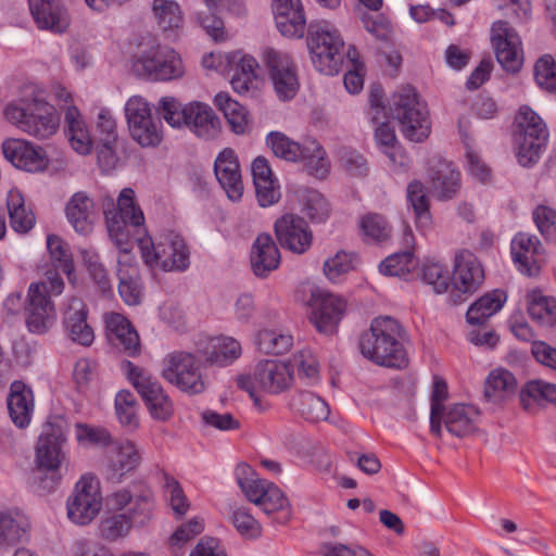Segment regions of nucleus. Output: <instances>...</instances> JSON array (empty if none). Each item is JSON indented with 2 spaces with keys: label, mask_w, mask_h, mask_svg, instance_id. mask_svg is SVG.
<instances>
[{
  "label": "nucleus",
  "mask_w": 556,
  "mask_h": 556,
  "mask_svg": "<svg viewBox=\"0 0 556 556\" xmlns=\"http://www.w3.org/2000/svg\"><path fill=\"white\" fill-rule=\"evenodd\" d=\"M113 202L104 204V215L109 236L118 249L117 276L122 271L127 275L140 274L136 257L131 253V238L144 232V215L135 202V191L131 188H124L117 199V207Z\"/></svg>",
  "instance_id": "f257e3e1"
},
{
  "label": "nucleus",
  "mask_w": 556,
  "mask_h": 556,
  "mask_svg": "<svg viewBox=\"0 0 556 556\" xmlns=\"http://www.w3.org/2000/svg\"><path fill=\"white\" fill-rule=\"evenodd\" d=\"M110 510L122 511L103 518L99 529L101 535L115 541L128 534L131 527L146 525L152 515L153 497L148 490L132 493L129 489H119L106 497Z\"/></svg>",
  "instance_id": "f03ea898"
},
{
  "label": "nucleus",
  "mask_w": 556,
  "mask_h": 556,
  "mask_svg": "<svg viewBox=\"0 0 556 556\" xmlns=\"http://www.w3.org/2000/svg\"><path fill=\"white\" fill-rule=\"evenodd\" d=\"M403 338L404 330L396 319L389 316L377 317L370 329L361 337V352L377 365L402 368L407 364Z\"/></svg>",
  "instance_id": "7ed1b4c3"
},
{
  "label": "nucleus",
  "mask_w": 556,
  "mask_h": 556,
  "mask_svg": "<svg viewBox=\"0 0 556 556\" xmlns=\"http://www.w3.org/2000/svg\"><path fill=\"white\" fill-rule=\"evenodd\" d=\"M5 118L20 130L43 140L56 132L60 116L55 108L47 102L40 92L31 99H22L4 109Z\"/></svg>",
  "instance_id": "20e7f679"
},
{
  "label": "nucleus",
  "mask_w": 556,
  "mask_h": 556,
  "mask_svg": "<svg viewBox=\"0 0 556 556\" xmlns=\"http://www.w3.org/2000/svg\"><path fill=\"white\" fill-rule=\"evenodd\" d=\"M63 290V279L51 270L45 280L29 285L25 301V324L29 332L43 334L53 326L56 314L51 296L60 295Z\"/></svg>",
  "instance_id": "39448f33"
},
{
  "label": "nucleus",
  "mask_w": 556,
  "mask_h": 556,
  "mask_svg": "<svg viewBox=\"0 0 556 556\" xmlns=\"http://www.w3.org/2000/svg\"><path fill=\"white\" fill-rule=\"evenodd\" d=\"M307 47L318 72L332 76L341 71L344 40L332 23L312 21L307 27Z\"/></svg>",
  "instance_id": "423d86ee"
},
{
  "label": "nucleus",
  "mask_w": 556,
  "mask_h": 556,
  "mask_svg": "<svg viewBox=\"0 0 556 556\" xmlns=\"http://www.w3.org/2000/svg\"><path fill=\"white\" fill-rule=\"evenodd\" d=\"M131 70L137 77L152 81L177 79L185 73L180 55L168 47L156 45L151 38L141 43L132 56Z\"/></svg>",
  "instance_id": "0eeeda50"
},
{
  "label": "nucleus",
  "mask_w": 556,
  "mask_h": 556,
  "mask_svg": "<svg viewBox=\"0 0 556 556\" xmlns=\"http://www.w3.org/2000/svg\"><path fill=\"white\" fill-rule=\"evenodd\" d=\"M390 111L400 124L401 132L410 141L420 142L429 136V111L414 87L405 86L396 90L391 98Z\"/></svg>",
  "instance_id": "6e6552de"
},
{
  "label": "nucleus",
  "mask_w": 556,
  "mask_h": 556,
  "mask_svg": "<svg viewBox=\"0 0 556 556\" xmlns=\"http://www.w3.org/2000/svg\"><path fill=\"white\" fill-rule=\"evenodd\" d=\"M266 143L277 157L287 162H303L309 174L317 178H325L329 172L326 152L316 140H306L301 146L282 132L271 131L266 137Z\"/></svg>",
  "instance_id": "1a4fd4ad"
},
{
  "label": "nucleus",
  "mask_w": 556,
  "mask_h": 556,
  "mask_svg": "<svg viewBox=\"0 0 556 556\" xmlns=\"http://www.w3.org/2000/svg\"><path fill=\"white\" fill-rule=\"evenodd\" d=\"M67 432L68 422L62 416H52L43 424L35 448L37 469L54 473L67 464Z\"/></svg>",
  "instance_id": "9d476101"
},
{
  "label": "nucleus",
  "mask_w": 556,
  "mask_h": 556,
  "mask_svg": "<svg viewBox=\"0 0 556 556\" xmlns=\"http://www.w3.org/2000/svg\"><path fill=\"white\" fill-rule=\"evenodd\" d=\"M143 262L149 267L165 271H184L190 265V252L181 236L175 232L164 235L156 243L150 239L137 238Z\"/></svg>",
  "instance_id": "9b49d317"
},
{
  "label": "nucleus",
  "mask_w": 556,
  "mask_h": 556,
  "mask_svg": "<svg viewBox=\"0 0 556 556\" xmlns=\"http://www.w3.org/2000/svg\"><path fill=\"white\" fill-rule=\"evenodd\" d=\"M293 374L290 366L277 359L258 362L251 375L240 376L238 387L247 391L255 403L260 401L257 393L278 394L291 387Z\"/></svg>",
  "instance_id": "f8f14e48"
},
{
  "label": "nucleus",
  "mask_w": 556,
  "mask_h": 556,
  "mask_svg": "<svg viewBox=\"0 0 556 556\" xmlns=\"http://www.w3.org/2000/svg\"><path fill=\"white\" fill-rule=\"evenodd\" d=\"M161 376L188 394H200L206 387L199 362L188 352L168 354L163 361Z\"/></svg>",
  "instance_id": "ddd939ff"
},
{
  "label": "nucleus",
  "mask_w": 556,
  "mask_h": 556,
  "mask_svg": "<svg viewBox=\"0 0 556 556\" xmlns=\"http://www.w3.org/2000/svg\"><path fill=\"white\" fill-rule=\"evenodd\" d=\"M125 116L131 138L142 148H155L162 142L161 123L153 119L151 105L143 97L127 100Z\"/></svg>",
  "instance_id": "4468645a"
},
{
  "label": "nucleus",
  "mask_w": 556,
  "mask_h": 556,
  "mask_svg": "<svg viewBox=\"0 0 556 556\" xmlns=\"http://www.w3.org/2000/svg\"><path fill=\"white\" fill-rule=\"evenodd\" d=\"M124 368L128 379L146 402L151 416L157 420L168 419L173 414V403L161 383L131 362H126Z\"/></svg>",
  "instance_id": "2eb2a0df"
},
{
  "label": "nucleus",
  "mask_w": 556,
  "mask_h": 556,
  "mask_svg": "<svg viewBox=\"0 0 556 556\" xmlns=\"http://www.w3.org/2000/svg\"><path fill=\"white\" fill-rule=\"evenodd\" d=\"M102 507V495L97 479L84 475L76 483L66 503L68 518L77 525L92 521Z\"/></svg>",
  "instance_id": "dca6fc26"
},
{
  "label": "nucleus",
  "mask_w": 556,
  "mask_h": 556,
  "mask_svg": "<svg viewBox=\"0 0 556 556\" xmlns=\"http://www.w3.org/2000/svg\"><path fill=\"white\" fill-rule=\"evenodd\" d=\"M274 90L280 100L292 99L300 87L296 66L291 56L274 48H265L262 53Z\"/></svg>",
  "instance_id": "f3484780"
},
{
  "label": "nucleus",
  "mask_w": 556,
  "mask_h": 556,
  "mask_svg": "<svg viewBox=\"0 0 556 556\" xmlns=\"http://www.w3.org/2000/svg\"><path fill=\"white\" fill-rule=\"evenodd\" d=\"M311 321L318 332L332 334L345 312L343 299L323 289H314L309 299Z\"/></svg>",
  "instance_id": "a211bd4d"
},
{
  "label": "nucleus",
  "mask_w": 556,
  "mask_h": 556,
  "mask_svg": "<svg viewBox=\"0 0 556 556\" xmlns=\"http://www.w3.org/2000/svg\"><path fill=\"white\" fill-rule=\"evenodd\" d=\"M141 462V450L135 442L128 439L116 441L108 452L105 479L112 483H121L140 466Z\"/></svg>",
  "instance_id": "6ab92c4d"
},
{
  "label": "nucleus",
  "mask_w": 556,
  "mask_h": 556,
  "mask_svg": "<svg viewBox=\"0 0 556 556\" xmlns=\"http://www.w3.org/2000/svg\"><path fill=\"white\" fill-rule=\"evenodd\" d=\"M274 230L280 245L292 253L303 254L312 245V230L298 215L285 214L275 222Z\"/></svg>",
  "instance_id": "aec40b11"
},
{
  "label": "nucleus",
  "mask_w": 556,
  "mask_h": 556,
  "mask_svg": "<svg viewBox=\"0 0 556 556\" xmlns=\"http://www.w3.org/2000/svg\"><path fill=\"white\" fill-rule=\"evenodd\" d=\"M452 286L462 294H472L484 281V269L479 258L469 250L455 255Z\"/></svg>",
  "instance_id": "412c9836"
},
{
  "label": "nucleus",
  "mask_w": 556,
  "mask_h": 556,
  "mask_svg": "<svg viewBox=\"0 0 556 556\" xmlns=\"http://www.w3.org/2000/svg\"><path fill=\"white\" fill-rule=\"evenodd\" d=\"M491 31V41L497 62L506 72L517 73L521 68V60L517 54L519 45L517 30L509 27L507 22L497 21L492 25Z\"/></svg>",
  "instance_id": "4be33fe9"
},
{
  "label": "nucleus",
  "mask_w": 556,
  "mask_h": 556,
  "mask_svg": "<svg viewBox=\"0 0 556 556\" xmlns=\"http://www.w3.org/2000/svg\"><path fill=\"white\" fill-rule=\"evenodd\" d=\"M104 325L106 338L112 345L128 356H136L141 351L140 338L131 323L116 312L105 313Z\"/></svg>",
  "instance_id": "5701e85b"
},
{
  "label": "nucleus",
  "mask_w": 556,
  "mask_h": 556,
  "mask_svg": "<svg viewBox=\"0 0 556 556\" xmlns=\"http://www.w3.org/2000/svg\"><path fill=\"white\" fill-rule=\"evenodd\" d=\"M214 173L229 200L238 202L243 195V182L237 153L225 148L214 162Z\"/></svg>",
  "instance_id": "b1692460"
},
{
  "label": "nucleus",
  "mask_w": 556,
  "mask_h": 556,
  "mask_svg": "<svg viewBox=\"0 0 556 556\" xmlns=\"http://www.w3.org/2000/svg\"><path fill=\"white\" fill-rule=\"evenodd\" d=\"M548 131L542 118L523 106V166L535 164L544 151Z\"/></svg>",
  "instance_id": "393cba45"
},
{
  "label": "nucleus",
  "mask_w": 556,
  "mask_h": 556,
  "mask_svg": "<svg viewBox=\"0 0 556 556\" xmlns=\"http://www.w3.org/2000/svg\"><path fill=\"white\" fill-rule=\"evenodd\" d=\"M4 157L15 167L26 172L43 170L48 161L45 151L40 147L24 139H7L2 143Z\"/></svg>",
  "instance_id": "a878e982"
},
{
  "label": "nucleus",
  "mask_w": 556,
  "mask_h": 556,
  "mask_svg": "<svg viewBox=\"0 0 556 556\" xmlns=\"http://www.w3.org/2000/svg\"><path fill=\"white\" fill-rule=\"evenodd\" d=\"M88 307L81 299L72 298L63 314V325L68 338L89 346L94 340L93 329L87 321Z\"/></svg>",
  "instance_id": "bb28decb"
},
{
  "label": "nucleus",
  "mask_w": 556,
  "mask_h": 556,
  "mask_svg": "<svg viewBox=\"0 0 556 556\" xmlns=\"http://www.w3.org/2000/svg\"><path fill=\"white\" fill-rule=\"evenodd\" d=\"M276 26L282 36L302 38L306 18L301 0H274Z\"/></svg>",
  "instance_id": "cd10ccee"
},
{
  "label": "nucleus",
  "mask_w": 556,
  "mask_h": 556,
  "mask_svg": "<svg viewBox=\"0 0 556 556\" xmlns=\"http://www.w3.org/2000/svg\"><path fill=\"white\" fill-rule=\"evenodd\" d=\"M30 13L41 29L61 34L70 25V15L61 0H28Z\"/></svg>",
  "instance_id": "c85d7f7f"
},
{
  "label": "nucleus",
  "mask_w": 556,
  "mask_h": 556,
  "mask_svg": "<svg viewBox=\"0 0 556 556\" xmlns=\"http://www.w3.org/2000/svg\"><path fill=\"white\" fill-rule=\"evenodd\" d=\"M250 263L253 274L260 278L267 277L278 268L280 252L269 233L263 232L256 237L251 248Z\"/></svg>",
  "instance_id": "c756f323"
},
{
  "label": "nucleus",
  "mask_w": 556,
  "mask_h": 556,
  "mask_svg": "<svg viewBox=\"0 0 556 556\" xmlns=\"http://www.w3.org/2000/svg\"><path fill=\"white\" fill-rule=\"evenodd\" d=\"M188 117L186 126L199 138L210 140L220 132V121L213 109L204 103L187 104Z\"/></svg>",
  "instance_id": "7c9ffc66"
},
{
  "label": "nucleus",
  "mask_w": 556,
  "mask_h": 556,
  "mask_svg": "<svg viewBox=\"0 0 556 556\" xmlns=\"http://www.w3.org/2000/svg\"><path fill=\"white\" fill-rule=\"evenodd\" d=\"M66 218L79 235L92 232L96 211L92 200L85 192H76L65 207Z\"/></svg>",
  "instance_id": "2f4dec72"
},
{
  "label": "nucleus",
  "mask_w": 556,
  "mask_h": 556,
  "mask_svg": "<svg viewBox=\"0 0 556 556\" xmlns=\"http://www.w3.org/2000/svg\"><path fill=\"white\" fill-rule=\"evenodd\" d=\"M478 408L467 404H455L446 412L443 410L441 422H444L446 430L458 438L471 434L479 420Z\"/></svg>",
  "instance_id": "473e14b6"
},
{
  "label": "nucleus",
  "mask_w": 556,
  "mask_h": 556,
  "mask_svg": "<svg viewBox=\"0 0 556 556\" xmlns=\"http://www.w3.org/2000/svg\"><path fill=\"white\" fill-rule=\"evenodd\" d=\"M10 417L15 426L25 428L29 425L34 410L33 391L21 381H14L7 399Z\"/></svg>",
  "instance_id": "72a5a7b5"
},
{
  "label": "nucleus",
  "mask_w": 556,
  "mask_h": 556,
  "mask_svg": "<svg viewBox=\"0 0 556 556\" xmlns=\"http://www.w3.org/2000/svg\"><path fill=\"white\" fill-rule=\"evenodd\" d=\"M199 351L207 363L222 367L233 363L242 353L240 342L226 336L210 338Z\"/></svg>",
  "instance_id": "f704fd0d"
},
{
  "label": "nucleus",
  "mask_w": 556,
  "mask_h": 556,
  "mask_svg": "<svg viewBox=\"0 0 556 556\" xmlns=\"http://www.w3.org/2000/svg\"><path fill=\"white\" fill-rule=\"evenodd\" d=\"M516 377L505 368L493 369L484 382V397L488 402L498 404L511 397L517 391Z\"/></svg>",
  "instance_id": "c9c22d12"
},
{
  "label": "nucleus",
  "mask_w": 556,
  "mask_h": 556,
  "mask_svg": "<svg viewBox=\"0 0 556 556\" xmlns=\"http://www.w3.org/2000/svg\"><path fill=\"white\" fill-rule=\"evenodd\" d=\"M64 122L71 147L81 155L89 154L92 149V140L86 123L76 106L71 105L66 109Z\"/></svg>",
  "instance_id": "e433bc0d"
},
{
  "label": "nucleus",
  "mask_w": 556,
  "mask_h": 556,
  "mask_svg": "<svg viewBox=\"0 0 556 556\" xmlns=\"http://www.w3.org/2000/svg\"><path fill=\"white\" fill-rule=\"evenodd\" d=\"M527 311L534 323L543 327L556 326V299L545 295L542 290L528 292Z\"/></svg>",
  "instance_id": "4c0bfd02"
},
{
  "label": "nucleus",
  "mask_w": 556,
  "mask_h": 556,
  "mask_svg": "<svg viewBox=\"0 0 556 556\" xmlns=\"http://www.w3.org/2000/svg\"><path fill=\"white\" fill-rule=\"evenodd\" d=\"M290 406L309 422L325 421L330 414L327 402L309 391H302L293 395Z\"/></svg>",
  "instance_id": "58836bf2"
},
{
  "label": "nucleus",
  "mask_w": 556,
  "mask_h": 556,
  "mask_svg": "<svg viewBox=\"0 0 556 556\" xmlns=\"http://www.w3.org/2000/svg\"><path fill=\"white\" fill-rule=\"evenodd\" d=\"M258 502H255L266 515H276L274 521L277 523H286L291 517V508L288 498L282 491L273 482L262 492Z\"/></svg>",
  "instance_id": "ea45409f"
},
{
  "label": "nucleus",
  "mask_w": 556,
  "mask_h": 556,
  "mask_svg": "<svg viewBox=\"0 0 556 556\" xmlns=\"http://www.w3.org/2000/svg\"><path fill=\"white\" fill-rule=\"evenodd\" d=\"M214 103L223 112L231 130L237 135L245 134L250 128L249 114L247 109L232 99L227 92H218Z\"/></svg>",
  "instance_id": "a19ab883"
},
{
  "label": "nucleus",
  "mask_w": 556,
  "mask_h": 556,
  "mask_svg": "<svg viewBox=\"0 0 556 556\" xmlns=\"http://www.w3.org/2000/svg\"><path fill=\"white\" fill-rule=\"evenodd\" d=\"M232 77L231 86L238 93H244L249 91L253 81L257 78L258 63L257 61L247 54L237 52L232 55Z\"/></svg>",
  "instance_id": "79ce46f5"
},
{
  "label": "nucleus",
  "mask_w": 556,
  "mask_h": 556,
  "mask_svg": "<svg viewBox=\"0 0 556 556\" xmlns=\"http://www.w3.org/2000/svg\"><path fill=\"white\" fill-rule=\"evenodd\" d=\"M431 188L440 200L455 197L459 188V173L448 163L442 162L430 174Z\"/></svg>",
  "instance_id": "37998d69"
},
{
  "label": "nucleus",
  "mask_w": 556,
  "mask_h": 556,
  "mask_svg": "<svg viewBox=\"0 0 556 556\" xmlns=\"http://www.w3.org/2000/svg\"><path fill=\"white\" fill-rule=\"evenodd\" d=\"M506 300V293L498 289L485 293L467 311V321L471 325L483 324L489 317L493 316L502 308Z\"/></svg>",
  "instance_id": "c03bdc74"
},
{
  "label": "nucleus",
  "mask_w": 556,
  "mask_h": 556,
  "mask_svg": "<svg viewBox=\"0 0 556 556\" xmlns=\"http://www.w3.org/2000/svg\"><path fill=\"white\" fill-rule=\"evenodd\" d=\"M153 17L164 33H176L182 28L184 15L176 0H153Z\"/></svg>",
  "instance_id": "a18cd8bd"
},
{
  "label": "nucleus",
  "mask_w": 556,
  "mask_h": 556,
  "mask_svg": "<svg viewBox=\"0 0 556 556\" xmlns=\"http://www.w3.org/2000/svg\"><path fill=\"white\" fill-rule=\"evenodd\" d=\"M28 520L18 513H0V547L21 542L28 532Z\"/></svg>",
  "instance_id": "49530a36"
},
{
  "label": "nucleus",
  "mask_w": 556,
  "mask_h": 556,
  "mask_svg": "<svg viewBox=\"0 0 556 556\" xmlns=\"http://www.w3.org/2000/svg\"><path fill=\"white\" fill-rule=\"evenodd\" d=\"M7 207L13 230L20 233H26L34 227L35 215L25 206L24 198L20 191H9Z\"/></svg>",
  "instance_id": "de8ad7c7"
},
{
  "label": "nucleus",
  "mask_w": 556,
  "mask_h": 556,
  "mask_svg": "<svg viewBox=\"0 0 556 556\" xmlns=\"http://www.w3.org/2000/svg\"><path fill=\"white\" fill-rule=\"evenodd\" d=\"M235 476L245 497L254 504L260 501L262 492L269 484V481L260 479L248 464H239L235 469Z\"/></svg>",
  "instance_id": "09e8293b"
},
{
  "label": "nucleus",
  "mask_w": 556,
  "mask_h": 556,
  "mask_svg": "<svg viewBox=\"0 0 556 556\" xmlns=\"http://www.w3.org/2000/svg\"><path fill=\"white\" fill-rule=\"evenodd\" d=\"M260 351L266 354H283L293 345V337L288 331L264 329L255 339Z\"/></svg>",
  "instance_id": "8fccbe9b"
},
{
  "label": "nucleus",
  "mask_w": 556,
  "mask_h": 556,
  "mask_svg": "<svg viewBox=\"0 0 556 556\" xmlns=\"http://www.w3.org/2000/svg\"><path fill=\"white\" fill-rule=\"evenodd\" d=\"M546 260V252L540 239L535 236H529L527 241H523V274L529 277H536Z\"/></svg>",
  "instance_id": "3c124183"
},
{
  "label": "nucleus",
  "mask_w": 556,
  "mask_h": 556,
  "mask_svg": "<svg viewBox=\"0 0 556 556\" xmlns=\"http://www.w3.org/2000/svg\"><path fill=\"white\" fill-rule=\"evenodd\" d=\"M417 262L410 251L395 253L388 256L379 265V270L386 276H396L405 278L413 269Z\"/></svg>",
  "instance_id": "603ef678"
},
{
  "label": "nucleus",
  "mask_w": 556,
  "mask_h": 556,
  "mask_svg": "<svg viewBox=\"0 0 556 556\" xmlns=\"http://www.w3.org/2000/svg\"><path fill=\"white\" fill-rule=\"evenodd\" d=\"M157 114L172 127L179 128L186 125L188 112L187 105H182L174 97H163L156 105Z\"/></svg>",
  "instance_id": "864d4df0"
},
{
  "label": "nucleus",
  "mask_w": 556,
  "mask_h": 556,
  "mask_svg": "<svg viewBox=\"0 0 556 556\" xmlns=\"http://www.w3.org/2000/svg\"><path fill=\"white\" fill-rule=\"evenodd\" d=\"M229 519L244 538L257 539L262 534L261 523L244 507H230Z\"/></svg>",
  "instance_id": "5fc2aeb1"
},
{
  "label": "nucleus",
  "mask_w": 556,
  "mask_h": 556,
  "mask_svg": "<svg viewBox=\"0 0 556 556\" xmlns=\"http://www.w3.org/2000/svg\"><path fill=\"white\" fill-rule=\"evenodd\" d=\"M115 410L122 426L129 428L138 427L137 402L130 391L122 390L116 394Z\"/></svg>",
  "instance_id": "6e6d98bb"
},
{
  "label": "nucleus",
  "mask_w": 556,
  "mask_h": 556,
  "mask_svg": "<svg viewBox=\"0 0 556 556\" xmlns=\"http://www.w3.org/2000/svg\"><path fill=\"white\" fill-rule=\"evenodd\" d=\"M47 248L51 258L56 263V267L62 269L68 279L72 280L74 264L66 243L59 236L49 235L47 237Z\"/></svg>",
  "instance_id": "4d7b16f0"
},
{
  "label": "nucleus",
  "mask_w": 556,
  "mask_h": 556,
  "mask_svg": "<svg viewBox=\"0 0 556 556\" xmlns=\"http://www.w3.org/2000/svg\"><path fill=\"white\" fill-rule=\"evenodd\" d=\"M533 74L541 88L556 93V62L551 54H544L536 60Z\"/></svg>",
  "instance_id": "13d9d810"
},
{
  "label": "nucleus",
  "mask_w": 556,
  "mask_h": 556,
  "mask_svg": "<svg viewBox=\"0 0 556 556\" xmlns=\"http://www.w3.org/2000/svg\"><path fill=\"white\" fill-rule=\"evenodd\" d=\"M447 399V386L442 379H435L431 395L430 431L441 437V417L444 410L443 402Z\"/></svg>",
  "instance_id": "bf43d9fd"
},
{
  "label": "nucleus",
  "mask_w": 556,
  "mask_h": 556,
  "mask_svg": "<svg viewBox=\"0 0 556 556\" xmlns=\"http://www.w3.org/2000/svg\"><path fill=\"white\" fill-rule=\"evenodd\" d=\"M118 277V293L125 304L129 306L139 305L143 298V287L141 282V276L127 275L122 271V276Z\"/></svg>",
  "instance_id": "052dcab7"
},
{
  "label": "nucleus",
  "mask_w": 556,
  "mask_h": 556,
  "mask_svg": "<svg viewBox=\"0 0 556 556\" xmlns=\"http://www.w3.org/2000/svg\"><path fill=\"white\" fill-rule=\"evenodd\" d=\"M556 403V384L542 380H531L523 387V409L529 408V400Z\"/></svg>",
  "instance_id": "680f3d73"
},
{
  "label": "nucleus",
  "mask_w": 556,
  "mask_h": 556,
  "mask_svg": "<svg viewBox=\"0 0 556 556\" xmlns=\"http://www.w3.org/2000/svg\"><path fill=\"white\" fill-rule=\"evenodd\" d=\"M361 229L364 236L379 242L387 240L391 235L388 220L376 213L367 214L362 218Z\"/></svg>",
  "instance_id": "e2e57ef3"
},
{
  "label": "nucleus",
  "mask_w": 556,
  "mask_h": 556,
  "mask_svg": "<svg viewBox=\"0 0 556 556\" xmlns=\"http://www.w3.org/2000/svg\"><path fill=\"white\" fill-rule=\"evenodd\" d=\"M302 211L312 222L320 223L329 214V204L319 192L311 190L305 194Z\"/></svg>",
  "instance_id": "0e129e2a"
},
{
  "label": "nucleus",
  "mask_w": 556,
  "mask_h": 556,
  "mask_svg": "<svg viewBox=\"0 0 556 556\" xmlns=\"http://www.w3.org/2000/svg\"><path fill=\"white\" fill-rule=\"evenodd\" d=\"M532 217L540 232L556 241V211L549 206L539 205L533 210Z\"/></svg>",
  "instance_id": "69168bd1"
},
{
  "label": "nucleus",
  "mask_w": 556,
  "mask_h": 556,
  "mask_svg": "<svg viewBox=\"0 0 556 556\" xmlns=\"http://www.w3.org/2000/svg\"><path fill=\"white\" fill-rule=\"evenodd\" d=\"M422 279L426 283L433 287L437 293H443L447 290L451 280L448 270L439 263H430L422 268Z\"/></svg>",
  "instance_id": "338daca9"
},
{
  "label": "nucleus",
  "mask_w": 556,
  "mask_h": 556,
  "mask_svg": "<svg viewBox=\"0 0 556 556\" xmlns=\"http://www.w3.org/2000/svg\"><path fill=\"white\" fill-rule=\"evenodd\" d=\"M293 363L298 368L299 376L307 379L308 383H315L318 380V362L309 350H301L296 353L293 356Z\"/></svg>",
  "instance_id": "774afa93"
}]
</instances>
